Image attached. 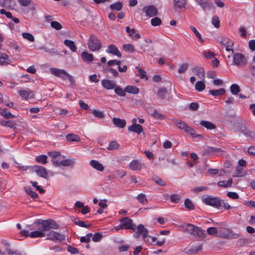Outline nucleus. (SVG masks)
I'll list each match as a JSON object with an SVG mask.
<instances>
[{
    "label": "nucleus",
    "mask_w": 255,
    "mask_h": 255,
    "mask_svg": "<svg viewBox=\"0 0 255 255\" xmlns=\"http://www.w3.org/2000/svg\"><path fill=\"white\" fill-rule=\"evenodd\" d=\"M50 71L54 76L60 78L63 80H68L72 86L76 85V82L74 78L68 73L65 70L58 69L56 68H50Z\"/></svg>",
    "instance_id": "obj_1"
},
{
    "label": "nucleus",
    "mask_w": 255,
    "mask_h": 255,
    "mask_svg": "<svg viewBox=\"0 0 255 255\" xmlns=\"http://www.w3.org/2000/svg\"><path fill=\"white\" fill-rule=\"evenodd\" d=\"M181 228L183 232L188 233L196 237L203 238L206 237L205 231L192 224H186L182 226Z\"/></svg>",
    "instance_id": "obj_2"
},
{
    "label": "nucleus",
    "mask_w": 255,
    "mask_h": 255,
    "mask_svg": "<svg viewBox=\"0 0 255 255\" xmlns=\"http://www.w3.org/2000/svg\"><path fill=\"white\" fill-rule=\"evenodd\" d=\"M35 223L39 225L38 230H41L43 232L49 231L51 229H57L59 228V225L51 219L46 220L37 219L35 220Z\"/></svg>",
    "instance_id": "obj_3"
},
{
    "label": "nucleus",
    "mask_w": 255,
    "mask_h": 255,
    "mask_svg": "<svg viewBox=\"0 0 255 255\" xmlns=\"http://www.w3.org/2000/svg\"><path fill=\"white\" fill-rule=\"evenodd\" d=\"M88 46L90 51H97L102 47V44L97 36L92 34L88 40Z\"/></svg>",
    "instance_id": "obj_4"
},
{
    "label": "nucleus",
    "mask_w": 255,
    "mask_h": 255,
    "mask_svg": "<svg viewBox=\"0 0 255 255\" xmlns=\"http://www.w3.org/2000/svg\"><path fill=\"white\" fill-rule=\"evenodd\" d=\"M203 202L206 205L217 208L221 207V199L218 197L209 196L203 199Z\"/></svg>",
    "instance_id": "obj_5"
},
{
    "label": "nucleus",
    "mask_w": 255,
    "mask_h": 255,
    "mask_svg": "<svg viewBox=\"0 0 255 255\" xmlns=\"http://www.w3.org/2000/svg\"><path fill=\"white\" fill-rule=\"evenodd\" d=\"M47 239L50 240L54 242H61L65 240L64 235L55 231H50L47 235Z\"/></svg>",
    "instance_id": "obj_6"
},
{
    "label": "nucleus",
    "mask_w": 255,
    "mask_h": 255,
    "mask_svg": "<svg viewBox=\"0 0 255 255\" xmlns=\"http://www.w3.org/2000/svg\"><path fill=\"white\" fill-rule=\"evenodd\" d=\"M30 169L32 171H34L40 177L44 178H47L48 177V173L46 169L42 166L34 165L30 167Z\"/></svg>",
    "instance_id": "obj_7"
},
{
    "label": "nucleus",
    "mask_w": 255,
    "mask_h": 255,
    "mask_svg": "<svg viewBox=\"0 0 255 255\" xmlns=\"http://www.w3.org/2000/svg\"><path fill=\"white\" fill-rule=\"evenodd\" d=\"M148 231L144 228V226L142 224H139L137 227V231L134 233L133 236L135 238H137L139 235H141L142 239L145 240L148 237Z\"/></svg>",
    "instance_id": "obj_8"
},
{
    "label": "nucleus",
    "mask_w": 255,
    "mask_h": 255,
    "mask_svg": "<svg viewBox=\"0 0 255 255\" xmlns=\"http://www.w3.org/2000/svg\"><path fill=\"white\" fill-rule=\"evenodd\" d=\"M142 10L145 13L146 16L148 17H153L158 13L157 8L153 5L144 6Z\"/></svg>",
    "instance_id": "obj_9"
},
{
    "label": "nucleus",
    "mask_w": 255,
    "mask_h": 255,
    "mask_svg": "<svg viewBox=\"0 0 255 255\" xmlns=\"http://www.w3.org/2000/svg\"><path fill=\"white\" fill-rule=\"evenodd\" d=\"M223 150L221 148L212 146H207L204 150V155L211 154L220 155L222 154Z\"/></svg>",
    "instance_id": "obj_10"
},
{
    "label": "nucleus",
    "mask_w": 255,
    "mask_h": 255,
    "mask_svg": "<svg viewBox=\"0 0 255 255\" xmlns=\"http://www.w3.org/2000/svg\"><path fill=\"white\" fill-rule=\"evenodd\" d=\"M234 64H246L247 59L245 56L240 53H236L233 55Z\"/></svg>",
    "instance_id": "obj_11"
},
{
    "label": "nucleus",
    "mask_w": 255,
    "mask_h": 255,
    "mask_svg": "<svg viewBox=\"0 0 255 255\" xmlns=\"http://www.w3.org/2000/svg\"><path fill=\"white\" fill-rule=\"evenodd\" d=\"M107 53L117 56L118 57H121L122 55L120 51L119 50L116 45L114 44H110L108 46L106 50Z\"/></svg>",
    "instance_id": "obj_12"
},
{
    "label": "nucleus",
    "mask_w": 255,
    "mask_h": 255,
    "mask_svg": "<svg viewBox=\"0 0 255 255\" xmlns=\"http://www.w3.org/2000/svg\"><path fill=\"white\" fill-rule=\"evenodd\" d=\"M175 124L180 129L184 130L186 132H189L193 130V129L190 127L185 122L180 120L175 121Z\"/></svg>",
    "instance_id": "obj_13"
},
{
    "label": "nucleus",
    "mask_w": 255,
    "mask_h": 255,
    "mask_svg": "<svg viewBox=\"0 0 255 255\" xmlns=\"http://www.w3.org/2000/svg\"><path fill=\"white\" fill-rule=\"evenodd\" d=\"M221 237L228 240L237 239L240 237V235L234 233L233 231L228 229L227 232L223 233L220 236Z\"/></svg>",
    "instance_id": "obj_14"
},
{
    "label": "nucleus",
    "mask_w": 255,
    "mask_h": 255,
    "mask_svg": "<svg viewBox=\"0 0 255 255\" xmlns=\"http://www.w3.org/2000/svg\"><path fill=\"white\" fill-rule=\"evenodd\" d=\"M19 95L25 100L33 99L34 93L29 90H22L18 91Z\"/></svg>",
    "instance_id": "obj_15"
},
{
    "label": "nucleus",
    "mask_w": 255,
    "mask_h": 255,
    "mask_svg": "<svg viewBox=\"0 0 255 255\" xmlns=\"http://www.w3.org/2000/svg\"><path fill=\"white\" fill-rule=\"evenodd\" d=\"M102 85L104 88L107 90L114 89L116 86V82L114 80L104 79L102 81Z\"/></svg>",
    "instance_id": "obj_16"
},
{
    "label": "nucleus",
    "mask_w": 255,
    "mask_h": 255,
    "mask_svg": "<svg viewBox=\"0 0 255 255\" xmlns=\"http://www.w3.org/2000/svg\"><path fill=\"white\" fill-rule=\"evenodd\" d=\"M81 57L84 62H91L94 60L93 55L86 51L82 52Z\"/></svg>",
    "instance_id": "obj_17"
},
{
    "label": "nucleus",
    "mask_w": 255,
    "mask_h": 255,
    "mask_svg": "<svg viewBox=\"0 0 255 255\" xmlns=\"http://www.w3.org/2000/svg\"><path fill=\"white\" fill-rule=\"evenodd\" d=\"M113 124L118 128H124L126 127L127 123L126 120L120 118H114L112 120Z\"/></svg>",
    "instance_id": "obj_18"
},
{
    "label": "nucleus",
    "mask_w": 255,
    "mask_h": 255,
    "mask_svg": "<svg viewBox=\"0 0 255 255\" xmlns=\"http://www.w3.org/2000/svg\"><path fill=\"white\" fill-rule=\"evenodd\" d=\"M128 131L134 132L139 134L143 131V127L139 124L131 125L128 127Z\"/></svg>",
    "instance_id": "obj_19"
},
{
    "label": "nucleus",
    "mask_w": 255,
    "mask_h": 255,
    "mask_svg": "<svg viewBox=\"0 0 255 255\" xmlns=\"http://www.w3.org/2000/svg\"><path fill=\"white\" fill-rule=\"evenodd\" d=\"M129 166L132 170L139 171L141 168V164L138 160H134L130 163Z\"/></svg>",
    "instance_id": "obj_20"
},
{
    "label": "nucleus",
    "mask_w": 255,
    "mask_h": 255,
    "mask_svg": "<svg viewBox=\"0 0 255 255\" xmlns=\"http://www.w3.org/2000/svg\"><path fill=\"white\" fill-rule=\"evenodd\" d=\"M90 165L95 169L100 171H102L104 169L103 165L98 161L96 160H91L90 162Z\"/></svg>",
    "instance_id": "obj_21"
},
{
    "label": "nucleus",
    "mask_w": 255,
    "mask_h": 255,
    "mask_svg": "<svg viewBox=\"0 0 255 255\" xmlns=\"http://www.w3.org/2000/svg\"><path fill=\"white\" fill-rule=\"evenodd\" d=\"M121 224L116 226L115 229L117 231L121 229H128V217H124L120 220Z\"/></svg>",
    "instance_id": "obj_22"
},
{
    "label": "nucleus",
    "mask_w": 255,
    "mask_h": 255,
    "mask_svg": "<svg viewBox=\"0 0 255 255\" xmlns=\"http://www.w3.org/2000/svg\"><path fill=\"white\" fill-rule=\"evenodd\" d=\"M60 163L61 166H68L71 168H73L75 164V159L72 158L62 160L60 161Z\"/></svg>",
    "instance_id": "obj_23"
},
{
    "label": "nucleus",
    "mask_w": 255,
    "mask_h": 255,
    "mask_svg": "<svg viewBox=\"0 0 255 255\" xmlns=\"http://www.w3.org/2000/svg\"><path fill=\"white\" fill-rule=\"evenodd\" d=\"M193 72L201 79H203L205 77V72L203 68L196 67L193 69Z\"/></svg>",
    "instance_id": "obj_24"
},
{
    "label": "nucleus",
    "mask_w": 255,
    "mask_h": 255,
    "mask_svg": "<svg viewBox=\"0 0 255 255\" xmlns=\"http://www.w3.org/2000/svg\"><path fill=\"white\" fill-rule=\"evenodd\" d=\"M204 10H210L214 8V5L209 0H205L200 6Z\"/></svg>",
    "instance_id": "obj_25"
},
{
    "label": "nucleus",
    "mask_w": 255,
    "mask_h": 255,
    "mask_svg": "<svg viewBox=\"0 0 255 255\" xmlns=\"http://www.w3.org/2000/svg\"><path fill=\"white\" fill-rule=\"evenodd\" d=\"M200 124L207 129H214L216 128V125L209 121H201Z\"/></svg>",
    "instance_id": "obj_26"
},
{
    "label": "nucleus",
    "mask_w": 255,
    "mask_h": 255,
    "mask_svg": "<svg viewBox=\"0 0 255 255\" xmlns=\"http://www.w3.org/2000/svg\"><path fill=\"white\" fill-rule=\"evenodd\" d=\"M64 44L67 47H68L73 52H75L77 51V47L73 41L66 39L64 41Z\"/></svg>",
    "instance_id": "obj_27"
},
{
    "label": "nucleus",
    "mask_w": 255,
    "mask_h": 255,
    "mask_svg": "<svg viewBox=\"0 0 255 255\" xmlns=\"http://www.w3.org/2000/svg\"><path fill=\"white\" fill-rule=\"evenodd\" d=\"M0 124L5 127H8L12 128H15L16 126V123L14 122L11 121H0Z\"/></svg>",
    "instance_id": "obj_28"
},
{
    "label": "nucleus",
    "mask_w": 255,
    "mask_h": 255,
    "mask_svg": "<svg viewBox=\"0 0 255 255\" xmlns=\"http://www.w3.org/2000/svg\"><path fill=\"white\" fill-rule=\"evenodd\" d=\"M47 158L48 157L46 155L42 154L37 156L35 158V161L38 163L46 164L48 162Z\"/></svg>",
    "instance_id": "obj_29"
},
{
    "label": "nucleus",
    "mask_w": 255,
    "mask_h": 255,
    "mask_svg": "<svg viewBox=\"0 0 255 255\" xmlns=\"http://www.w3.org/2000/svg\"><path fill=\"white\" fill-rule=\"evenodd\" d=\"M24 191L29 196H30L33 199L35 200L38 198V194L36 192L33 191L30 187H25Z\"/></svg>",
    "instance_id": "obj_30"
},
{
    "label": "nucleus",
    "mask_w": 255,
    "mask_h": 255,
    "mask_svg": "<svg viewBox=\"0 0 255 255\" xmlns=\"http://www.w3.org/2000/svg\"><path fill=\"white\" fill-rule=\"evenodd\" d=\"M128 36L131 37L133 40H136L140 38V35L137 33L134 29H130L128 27Z\"/></svg>",
    "instance_id": "obj_31"
},
{
    "label": "nucleus",
    "mask_w": 255,
    "mask_h": 255,
    "mask_svg": "<svg viewBox=\"0 0 255 255\" xmlns=\"http://www.w3.org/2000/svg\"><path fill=\"white\" fill-rule=\"evenodd\" d=\"M0 114L6 119L16 117V116L11 114V113L6 109H0Z\"/></svg>",
    "instance_id": "obj_32"
},
{
    "label": "nucleus",
    "mask_w": 255,
    "mask_h": 255,
    "mask_svg": "<svg viewBox=\"0 0 255 255\" xmlns=\"http://www.w3.org/2000/svg\"><path fill=\"white\" fill-rule=\"evenodd\" d=\"M45 236L43 231L38 230L37 231H34L30 233L29 236L32 238L38 237H44Z\"/></svg>",
    "instance_id": "obj_33"
},
{
    "label": "nucleus",
    "mask_w": 255,
    "mask_h": 255,
    "mask_svg": "<svg viewBox=\"0 0 255 255\" xmlns=\"http://www.w3.org/2000/svg\"><path fill=\"white\" fill-rule=\"evenodd\" d=\"M209 93L214 96H221L224 95L226 90L224 88H221L219 90H210Z\"/></svg>",
    "instance_id": "obj_34"
},
{
    "label": "nucleus",
    "mask_w": 255,
    "mask_h": 255,
    "mask_svg": "<svg viewBox=\"0 0 255 255\" xmlns=\"http://www.w3.org/2000/svg\"><path fill=\"white\" fill-rule=\"evenodd\" d=\"M215 54L210 51L206 52L204 53V56L207 59H212L214 58L212 60V64H218L219 61L218 59L216 58H214Z\"/></svg>",
    "instance_id": "obj_35"
},
{
    "label": "nucleus",
    "mask_w": 255,
    "mask_h": 255,
    "mask_svg": "<svg viewBox=\"0 0 255 255\" xmlns=\"http://www.w3.org/2000/svg\"><path fill=\"white\" fill-rule=\"evenodd\" d=\"M149 113L154 118L156 119H162L164 116L155 109H150Z\"/></svg>",
    "instance_id": "obj_36"
},
{
    "label": "nucleus",
    "mask_w": 255,
    "mask_h": 255,
    "mask_svg": "<svg viewBox=\"0 0 255 255\" xmlns=\"http://www.w3.org/2000/svg\"><path fill=\"white\" fill-rule=\"evenodd\" d=\"M167 93V90L165 87H162L160 88L157 93V96L161 99V100H163L165 98L166 95Z\"/></svg>",
    "instance_id": "obj_37"
},
{
    "label": "nucleus",
    "mask_w": 255,
    "mask_h": 255,
    "mask_svg": "<svg viewBox=\"0 0 255 255\" xmlns=\"http://www.w3.org/2000/svg\"><path fill=\"white\" fill-rule=\"evenodd\" d=\"M66 139L69 141H79L80 138L78 135L70 133L66 135Z\"/></svg>",
    "instance_id": "obj_38"
},
{
    "label": "nucleus",
    "mask_w": 255,
    "mask_h": 255,
    "mask_svg": "<svg viewBox=\"0 0 255 255\" xmlns=\"http://www.w3.org/2000/svg\"><path fill=\"white\" fill-rule=\"evenodd\" d=\"M123 4L121 2L118 1L110 5V8L112 10L120 11L122 9Z\"/></svg>",
    "instance_id": "obj_39"
},
{
    "label": "nucleus",
    "mask_w": 255,
    "mask_h": 255,
    "mask_svg": "<svg viewBox=\"0 0 255 255\" xmlns=\"http://www.w3.org/2000/svg\"><path fill=\"white\" fill-rule=\"evenodd\" d=\"M245 175V172L244 171L243 167L238 166L234 173L235 177H243Z\"/></svg>",
    "instance_id": "obj_40"
},
{
    "label": "nucleus",
    "mask_w": 255,
    "mask_h": 255,
    "mask_svg": "<svg viewBox=\"0 0 255 255\" xmlns=\"http://www.w3.org/2000/svg\"><path fill=\"white\" fill-rule=\"evenodd\" d=\"M233 183L232 179H229L228 181H220L218 182V185L223 187H228L231 186Z\"/></svg>",
    "instance_id": "obj_41"
},
{
    "label": "nucleus",
    "mask_w": 255,
    "mask_h": 255,
    "mask_svg": "<svg viewBox=\"0 0 255 255\" xmlns=\"http://www.w3.org/2000/svg\"><path fill=\"white\" fill-rule=\"evenodd\" d=\"M205 87V83L202 81L197 82L195 86V89L199 92H201L204 90Z\"/></svg>",
    "instance_id": "obj_42"
},
{
    "label": "nucleus",
    "mask_w": 255,
    "mask_h": 255,
    "mask_svg": "<svg viewBox=\"0 0 255 255\" xmlns=\"http://www.w3.org/2000/svg\"><path fill=\"white\" fill-rule=\"evenodd\" d=\"M92 113L95 117L99 119H104L105 117V115L104 112L97 110H92Z\"/></svg>",
    "instance_id": "obj_43"
},
{
    "label": "nucleus",
    "mask_w": 255,
    "mask_h": 255,
    "mask_svg": "<svg viewBox=\"0 0 255 255\" xmlns=\"http://www.w3.org/2000/svg\"><path fill=\"white\" fill-rule=\"evenodd\" d=\"M74 224L81 227L88 228L91 226L90 224H86L85 222L80 221L77 219H74L73 220Z\"/></svg>",
    "instance_id": "obj_44"
},
{
    "label": "nucleus",
    "mask_w": 255,
    "mask_h": 255,
    "mask_svg": "<svg viewBox=\"0 0 255 255\" xmlns=\"http://www.w3.org/2000/svg\"><path fill=\"white\" fill-rule=\"evenodd\" d=\"M230 91L232 94L237 95L240 92L241 89L238 84H233L230 87Z\"/></svg>",
    "instance_id": "obj_45"
},
{
    "label": "nucleus",
    "mask_w": 255,
    "mask_h": 255,
    "mask_svg": "<svg viewBox=\"0 0 255 255\" xmlns=\"http://www.w3.org/2000/svg\"><path fill=\"white\" fill-rule=\"evenodd\" d=\"M184 205L185 207L188 210H192L195 209V206L194 205L192 201L188 198H186L185 200Z\"/></svg>",
    "instance_id": "obj_46"
},
{
    "label": "nucleus",
    "mask_w": 255,
    "mask_h": 255,
    "mask_svg": "<svg viewBox=\"0 0 255 255\" xmlns=\"http://www.w3.org/2000/svg\"><path fill=\"white\" fill-rule=\"evenodd\" d=\"M202 250V246L201 245H199L198 246L191 247V249L187 253L188 254H196Z\"/></svg>",
    "instance_id": "obj_47"
},
{
    "label": "nucleus",
    "mask_w": 255,
    "mask_h": 255,
    "mask_svg": "<svg viewBox=\"0 0 255 255\" xmlns=\"http://www.w3.org/2000/svg\"><path fill=\"white\" fill-rule=\"evenodd\" d=\"M173 2L175 6L181 8L186 4V0H174Z\"/></svg>",
    "instance_id": "obj_48"
},
{
    "label": "nucleus",
    "mask_w": 255,
    "mask_h": 255,
    "mask_svg": "<svg viewBox=\"0 0 255 255\" xmlns=\"http://www.w3.org/2000/svg\"><path fill=\"white\" fill-rule=\"evenodd\" d=\"M218 40L220 44L222 46H224L226 44H228V43H230V42H232L228 37L224 36L219 37Z\"/></svg>",
    "instance_id": "obj_49"
},
{
    "label": "nucleus",
    "mask_w": 255,
    "mask_h": 255,
    "mask_svg": "<svg viewBox=\"0 0 255 255\" xmlns=\"http://www.w3.org/2000/svg\"><path fill=\"white\" fill-rule=\"evenodd\" d=\"M190 29L191 30L194 32L195 36L197 37L198 40L201 42H202L203 41V40L202 38L201 35L200 33L198 31L197 29L193 26H190Z\"/></svg>",
    "instance_id": "obj_50"
},
{
    "label": "nucleus",
    "mask_w": 255,
    "mask_h": 255,
    "mask_svg": "<svg viewBox=\"0 0 255 255\" xmlns=\"http://www.w3.org/2000/svg\"><path fill=\"white\" fill-rule=\"evenodd\" d=\"M114 89L115 93L118 96L123 97L126 95V93L120 86H116Z\"/></svg>",
    "instance_id": "obj_51"
},
{
    "label": "nucleus",
    "mask_w": 255,
    "mask_h": 255,
    "mask_svg": "<svg viewBox=\"0 0 255 255\" xmlns=\"http://www.w3.org/2000/svg\"><path fill=\"white\" fill-rule=\"evenodd\" d=\"M212 23L216 28H219L220 27V20L217 15L213 16L212 18Z\"/></svg>",
    "instance_id": "obj_52"
},
{
    "label": "nucleus",
    "mask_w": 255,
    "mask_h": 255,
    "mask_svg": "<svg viewBox=\"0 0 255 255\" xmlns=\"http://www.w3.org/2000/svg\"><path fill=\"white\" fill-rule=\"evenodd\" d=\"M22 35L24 39H27L30 42H33L34 40V36L30 33L23 32L22 33Z\"/></svg>",
    "instance_id": "obj_53"
},
{
    "label": "nucleus",
    "mask_w": 255,
    "mask_h": 255,
    "mask_svg": "<svg viewBox=\"0 0 255 255\" xmlns=\"http://www.w3.org/2000/svg\"><path fill=\"white\" fill-rule=\"evenodd\" d=\"M181 196L179 194H172L170 196V200L174 203L179 202Z\"/></svg>",
    "instance_id": "obj_54"
},
{
    "label": "nucleus",
    "mask_w": 255,
    "mask_h": 255,
    "mask_svg": "<svg viewBox=\"0 0 255 255\" xmlns=\"http://www.w3.org/2000/svg\"><path fill=\"white\" fill-rule=\"evenodd\" d=\"M119 147V144L115 141H113L110 143L107 149L109 150H113L117 149Z\"/></svg>",
    "instance_id": "obj_55"
},
{
    "label": "nucleus",
    "mask_w": 255,
    "mask_h": 255,
    "mask_svg": "<svg viewBox=\"0 0 255 255\" xmlns=\"http://www.w3.org/2000/svg\"><path fill=\"white\" fill-rule=\"evenodd\" d=\"M161 20L158 17H155L151 19V24L153 26H158L161 24Z\"/></svg>",
    "instance_id": "obj_56"
},
{
    "label": "nucleus",
    "mask_w": 255,
    "mask_h": 255,
    "mask_svg": "<svg viewBox=\"0 0 255 255\" xmlns=\"http://www.w3.org/2000/svg\"><path fill=\"white\" fill-rule=\"evenodd\" d=\"M92 236V234L91 233H89L86 236L82 237L80 239V242L81 243H89Z\"/></svg>",
    "instance_id": "obj_57"
},
{
    "label": "nucleus",
    "mask_w": 255,
    "mask_h": 255,
    "mask_svg": "<svg viewBox=\"0 0 255 255\" xmlns=\"http://www.w3.org/2000/svg\"><path fill=\"white\" fill-rule=\"evenodd\" d=\"M139 89L135 86L128 85V93L137 94L138 93Z\"/></svg>",
    "instance_id": "obj_58"
},
{
    "label": "nucleus",
    "mask_w": 255,
    "mask_h": 255,
    "mask_svg": "<svg viewBox=\"0 0 255 255\" xmlns=\"http://www.w3.org/2000/svg\"><path fill=\"white\" fill-rule=\"evenodd\" d=\"M103 238V235L101 233H95L92 238V240L95 242H100Z\"/></svg>",
    "instance_id": "obj_59"
},
{
    "label": "nucleus",
    "mask_w": 255,
    "mask_h": 255,
    "mask_svg": "<svg viewBox=\"0 0 255 255\" xmlns=\"http://www.w3.org/2000/svg\"><path fill=\"white\" fill-rule=\"evenodd\" d=\"M137 199L142 204H146L147 203V200L144 194H140L138 195Z\"/></svg>",
    "instance_id": "obj_60"
},
{
    "label": "nucleus",
    "mask_w": 255,
    "mask_h": 255,
    "mask_svg": "<svg viewBox=\"0 0 255 255\" xmlns=\"http://www.w3.org/2000/svg\"><path fill=\"white\" fill-rule=\"evenodd\" d=\"M50 25L52 28L56 30H60L62 27V25L59 22L56 21H51Z\"/></svg>",
    "instance_id": "obj_61"
},
{
    "label": "nucleus",
    "mask_w": 255,
    "mask_h": 255,
    "mask_svg": "<svg viewBox=\"0 0 255 255\" xmlns=\"http://www.w3.org/2000/svg\"><path fill=\"white\" fill-rule=\"evenodd\" d=\"M153 181L156 183L158 185L161 186H166V183L160 178L156 177H154L153 179Z\"/></svg>",
    "instance_id": "obj_62"
},
{
    "label": "nucleus",
    "mask_w": 255,
    "mask_h": 255,
    "mask_svg": "<svg viewBox=\"0 0 255 255\" xmlns=\"http://www.w3.org/2000/svg\"><path fill=\"white\" fill-rule=\"evenodd\" d=\"M248 243V240L246 239H239L237 241V245L239 247H243Z\"/></svg>",
    "instance_id": "obj_63"
},
{
    "label": "nucleus",
    "mask_w": 255,
    "mask_h": 255,
    "mask_svg": "<svg viewBox=\"0 0 255 255\" xmlns=\"http://www.w3.org/2000/svg\"><path fill=\"white\" fill-rule=\"evenodd\" d=\"M157 240V238L155 237H151L148 235V237L145 239L144 242L148 243L150 244H154L156 242V241Z\"/></svg>",
    "instance_id": "obj_64"
}]
</instances>
